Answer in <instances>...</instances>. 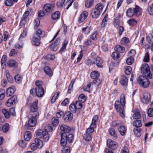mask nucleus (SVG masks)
I'll list each match as a JSON object with an SVG mask.
<instances>
[{
  "instance_id": "nucleus-1",
  "label": "nucleus",
  "mask_w": 153,
  "mask_h": 153,
  "mask_svg": "<svg viewBox=\"0 0 153 153\" xmlns=\"http://www.w3.org/2000/svg\"><path fill=\"white\" fill-rule=\"evenodd\" d=\"M126 102V95L122 94L120 96V101L119 100H116L114 104L117 111L120 114V116L123 118L125 116L124 107Z\"/></svg>"
},
{
  "instance_id": "nucleus-2",
  "label": "nucleus",
  "mask_w": 153,
  "mask_h": 153,
  "mask_svg": "<svg viewBox=\"0 0 153 153\" xmlns=\"http://www.w3.org/2000/svg\"><path fill=\"white\" fill-rule=\"evenodd\" d=\"M142 13V9L137 5L134 8H128L126 12L127 16L129 17H132L134 15L138 16L140 15Z\"/></svg>"
},
{
  "instance_id": "nucleus-3",
  "label": "nucleus",
  "mask_w": 153,
  "mask_h": 153,
  "mask_svg": "<svg viewBox=\"0 0 153 153\" xmlns=\"http://www.w3.org/2000/svg\"><path fill=\"white\" fill-rule=\"evenodd\" d=\"M36 137L42 138L44 141L47 142L49 139V135L48 133L46 131H43L41 129H39L36 132Z\"/></svg>"
},
{
  "instance_id": "nucleus-4",
  "label": "nucleus",
  "mask_w": 153,
  "mask_h": 153,
  "mask_svg": "<svg viewBox=\"0 0 153 153\" xmlns=\"http://www.w3.org/2000/svg\"><path fill=\"white\" fill-rule=\"evenodd\" d=\"M137 81L140 86L143 88L148 87L150 84L149 79L143 76H139L137 79Z\"/></svg>"
},
{
  "instance_id": "nucleus-5",
  "label": "nucleus",
  "mask_w": 153,
  "mask_h": 153,
  "mask_svg": "<svg viewBox=\"0 0 153 153\" xmlns=\"http://www.w3.org/2000/svg\"><path fill=\"white\" fill-rule=\"evenodd\" d=\"M38 100H35L34 102L32 103L30 107V113L28 114H32L33 116H39V113L38 111Z\"/></svg>"
},
{
  "instance_id": "nucleus-6",
  "label": "nucleus",
  "mask_w": 153,
  "mask_h": 153,
  "mask_svg": "<svg viewBox=\"0 0 153 153\" xmlns=\"http://www.w3.org/2000/svg\"><path fill=\"white\" fill-rule=\"evenodd\" d=\"M141 72L147 77L151 79L152 77V74L151 73L148 65L146 63L143 64L141 67Z\"/></svg>"
},
{
  "instance_id": "nucleus-7",
  "label": "nucleus",
  "mask_w": 153,
  "mask_h": 153,
  "mask_svg": "<svg viewBox=\"0 0 153 153\" xmlns=\"http://www.w3.org/2000/svg\"><path fill=\"white\" fill-rule=\"evenodd\" d=\"M38 116H33V115L28 114L27 117L29 119L28 120V125L30 127L34 126L37 122L36 117Z\"/></svg>"
},
{
  "instance_id": "nucleus-8",
  "label": "nucleus",
  "mask_w": 153,
  "mask_h": 153,
  "mask_svg": "<svg viewBox=\"0 0 153 153\" xmlns=\"http://www.w3.org/2000/svg\"><path fill=\"white\" fill-rule=\"evenodd\" d=\"M100 82V80L98 79L94 80L93 82L90 83L87 85L84 88V90L86 91H90V88L93 89L94 87H96V85H99Z\"/></svg>"
},
{
  "instance_id": "nucleus-9",
  "label": "nucleus",
  "mask_w": 153,
  "mask_h": 153,
  "mask_svg": "<svg viewBox=\"0 0 153 153\" xmlns=\"http://www.w3.org/2000/svg\"><path fill=\"white\" fill-rule=\"evenodd\" d=\"M107 144L108 148L112 150L116 149L118 146L117 143L110 139L107 140Z\"/></svg>"
},
{
  "instance_id": "nucleus-10",
  "label": "nucleus",
  "mask_w": 153,
  "mask_h": 153,
  "mask_svg": "<svg viewBox=\"0 0 153 153\" xmlns=\"http://www.w3.org/2000/svg\"><path fill=\"white\" fill-rule=\"evenodd\" d=\"M53 4H46L44 6L43 10L45 13L48 14L52 12L54 7Z\"/></svg>"
},
{
  "instance_id": "nucleus-11",
  "label": "nucleus",
  "mask_w": 153,
  "mask_h": 153,
  "mask_svg": "<svg viewBox=\"0 0 153 153\" xmlns=\"http://www.w3.org/2000/svg\"><path fill=\"white\" fill-rule=\"evenodd\" d=\"M17 97L16 95H14L9 98L6 103V105L7 107H10L14 105L17 102Z\"/></svg>"
},
{
  "instance_id": "nucleus-12",
  "label": "nucleus",
  "mask_w": 153,
  "mask_h": 153,
  "mask_svg": "<svg viewBox=\"0 0 153 153\" xmlns=\"http://www.w3.org/2000/svg\"><path fill=\"white\" fill-rule=\"evenodd\" d=\"M151 100V96L150 94L147 92L143 93L142 101L144 103H148Z\"/></svg>"
},
{
  "instance_id": "nucleus-13",
  "label": "nucleus",
  "mask_w": 153,
  "mask_h": 153,
  "mask_svg": "<svg viewBox=\"0 0 153 153\" xmlns=\"http://www.w3.org/2000/svg\"><path fill=\"white\" fill-rule=\"evenodd\" d=\"M88 15V13L86 11H84L82 12L79 17L78 22L79 23L82 22L87 18Z\"/></svg>"
},
{
  "instance_id": "nucleus-14",
  "label": "nucleus",
  "mask_w": 153,
  "mask_h": 153,
  "mask_svg": "<svg viewBox=\"0 0 153 153\" xmlns=\"http://www.w3.org/2000/svg\"><path fill=\"white\" fill-rule=\"evenodd\" d=\"M35 92L36 95L39 97H42L44 93L43 88H35Z\"/></svg>"
},
{
  "instance_id": "nucleus-15",
  "label": "nucleus",
  "mask_w": 153,
  "mask_h": 153,
  "mask_svg": "<svg viewBox=\"0 0 153 153\" xmlns=\"http://www.w3.org/2000/svg\"><path fill=\"white\" fill-rule=\"evenodd\" d=\"M73 117V114L70 111L66 112L64 116V120L66 122H69L71 121Z\"/></svg>"
},
{
  "instance_id": "nucleus-16",
  "label": "nucleus",
  "mask_w": 153,
  "mask_h": 153,
  "mask_svg": "<svg viewBox=\"0 0 153 153\" xmlns=\"http://www.w3.org/2000/svg\"><path fill=\"white\" fill-rule=\"evenodd\" d=\"M60 129L64 133L63 134L68 133L71 130V129L70 127L65 125H61L60 127Z\"/></svg>"
},
{
  "instance_id": "nucleus-17",
  "label": "nucleus",
  "mask_w": 153,
  "mask_h": 153,
  "mask_svg": "<svg viewBox=\"0 0 153 153\" xmlns=\"http://www.w3.org/2000/svg\"><path fill=\"white\" fill-rule=\"evenodd\" d=\"M15 91V88L12 86L7 89L6 91V95L7 97H10L13 94Z\"/></svg>"
},
{
  "instance_id": "nucleus-18",
  "label": "nucleus",
  "mask_w": 153,
  "mask_h": 153,
  "mask_svg": "<svg viewBox=\"0 0 153 153\" xmlns=\"http://www.w3.org/2000/svg\"><path fill=\"white\" fill-rule=\"evenodd\" d=\"M61 136L60 144L62 146H64L66 145L67 143V140L66 139V134H62Z\"/></svg>"
},
{
  "instance_id": "nucleus-19",
  "label": "nucleus",
  "mask_w": 153,
  "mask_h": 153,
  "mask_svg": "<svg viewBox=\"0 0 153 153\" xmlns=\"http://www.w3.org/2000/svg\"><path fill=\"white\" fill-rule=\"evenodd\" d=\"M40 43V38L34 36L32 39V44L33 45L39 46Z\"/></svg>"
},
{
  "instance_id": "nucleus-20",
  "label": "nucleus",
  "mask_w": 153,
  "mask_h": 153,
  "mask_svg": "<svg viewBox=\"0 0 153 153\" xmlns=\"http://www.w3.org/2000/svg\"><path fill=\"white\" fill-rule=\"evenodd\" d=\"M100 13V12L94 8L91 11V15L92 18L96 19L98 17Z\"/></svg>"
},
{
  "instance_id": "nucleus-21",
  "label": "nucleus",
  "mask_w": 153,
  "mask_h": 153,
  "mask_svg": "<svg viewBox=\"0 0 153 153\" xmlns=\"http://www.w3.org/2000/svg\"><path fill=\"white\" fill-rule=\"evenodd\" d=\"M44 71L45 74L48 76H53V73L51 68L48 66H45L44 68Z\"/></svg>"
},
{
  "instance_id": "nucleus-22",
  "label": "nucleus",
  "mask_w": 153,
  "mask_h": 153,
  "mask_svg": "<svg viewBox=\"0 0 153 153\" xmlns=\"http://www.w3.org/2000/svg\"><path fill=\"white\" fill-rule=\"evenodd\" d=\"M128 79L126 77L125 75H123L121 78L120 83L123 86H125L127 85Z\"/></svg>"
},
{
  "instance_id": "nucleus-23",
  "label": "nucleus",
  "mask_w": 153,
  "mask_h": 153,
  "mask_svg": "<svg viewBox=\"0 0 153 153\" xmlns=\"http://www.w3.org/2000/svg\"><path fill=\"white\" fill-rule=\"evenodd\" d=\"M34 143L38 146V148L41 149L43 146L42 141L38 138H36L34 140Z\"/></svg>"
},
{
  "instance_id": "nucleus-24",
  "label": "nucleus",
  "mask_w": 153,
  "mask_h": 153,
  "mask_svg": "<svg viewBox=\"0 0 153 153\" xmlns=\"http://www.w3.org/2000/svg\"><path fill=\"white\" fill-rule=\"evenodd\" d=\"M96 64L99 68H102L103 67L102 60L100 57H97L96 58Z\"/></svg>"
},
{
  "instance_id": "nucleus-25",
  "label": "nucleus",
  "mask_w": 153,
  "mask_h": 153,
  "mask_svg": "<svg viewBox=\"0 0 153 153\" xmlns=\"http://www.w3.org/2000/svg\"><path fill=\"white\" fill-rule=\"evenodd\" d=\"M60 14L59 11H56L53 13L51 15V18L53 19H58L60 17Z\"/></svg>"
},
{
  "instance_id": "nucleus-26",
  "label": "nucleus",
  "mask_w": 153,
  "mask_h": 153,
  "mask_svg": "<svg viewBox=\"0 0 153 153\" xmlns=\"http://www.w3.org/2000/svg\"><path fill=\"white\" fill-rule=\"evenodd\" d=\"M94 0H86L85 6L86 7L90 8L93 6Z\"/></svg>"
},
{
  "instance_id": "nucleus-27",
  "label": "nucleus",
  "mask_w": 153,
  "mask_h": 153,
  "mask_svg": "<svg viewBox=\"0 0 153 153\" xmlns=\"http://www.w3.org/2000/svg\"><path fill=\"white\" fill-rule=\"evenodd\" d=\"M5 73L6 77L8 82L10 83H12L13 82V78L10 75L9 71L6 70L5 71Z\"/></svg>"
},
{
  "instance_id": "nucleus-28",
  "label": "nucleus",
  "mask_w": 153,
  "mask_h": 153,
  "mask_svg": "<svg viewBox=\"0 0 153 153\" xmlns=\"http://www.w3.org/2000/svg\"><path fill=\"white\" fill-rule=\"evenodd\" d=\"M59 123V120L56 117H53L51 119V123L54 127L57 126Z\"/></svg>"
},
{
  "instance_id": "nucleus-29",
  "label": "nucleus",
  "mask_w": 153,
  "mask_h": 153,
  "mask_svg": "<svg viewBox=\"0 0 153 153\" xmlns=\"http://www.w3.org/2000/svg\"><path fill=\"white\" fill-rule=\"evenodd\" d=\"M18 0H5L4 3L7 6H12L14 3L16 2Z\"/></svg>"
},
{
  "instance_id": "nucleus-30",
  "label": "nucleus",
  "mask_w": 153,
  "mask_h": 153,
  "mask_svg": "<svg viewBox=\"0 0 153 153\" xmlns=\"http://www.w3.org/2000/svg\"><path fill=\"white\" fill-rule=\"evenodd\" d=\"M119 132L122 136H124L125 134L126 129L125 127L123 126H120L118 128Z\"/></svg>"
},
{
  "instance_id": "nucleus-31",
  "label": "nucleus",
  "mask_w": 153,
  "mask_h": 153,
  "mask_svg": "<svg viewBox=\"0 0 153 153\" xmlns=\"http://www.w3.org/2000/svg\"><path fill=\"white\" fill-rule=\"evenodd\" d=\"M132 125L133 126L137 128L141 127L142 125V122L140 120H136L134 121L132 123Z\"/></svg>"
},
{
  "instance_id": "nucleus-32",
  "label": "nucleus",
  "mask_w": 153,
  "mask_h": 153,
  "mask_svg": "<svg viewBox=\"0 0 153 153\" xmlns=\"http://www.w3.org/2000/svg\"><path fill=\"white\" fill-rule=\"evenodd\" d=\"M109 134L114 139H117V135L114 128H112L110 129Z\"/></svg>"
},
{
  "instance_id": "nucleus-33",
  "label": "nucleus",
  "mask_w": 153,
  "mask_h": 153,
  "mask_svg": "<svg viewBox=\"0 0 153 153\" xmlns=\"http://www.w3.org/2000/svg\"><path fill=\"white\" fill-rule=\"evenodd\" d=\"M36 35L39 37H43L45 35V32L41 29H39L37 30L36 32Z\"/></svg>"
},
{
  "instance_id": "nucleus-34",
  "label": "nucleus",
  "mask_w": 153,
  "mask_h": 153,
  "mask_svg": "<svg viewBox=\"0 0 153 153\" xmlns=\"http://www.w3.org/2000/svg\"><path fill=\"white\" fill-rule=\"evenodd\" d=\"M68 44V42L66 40H65L62 44V47L59 51V52L63 53L65 52L66 50V47Z\"/></svg>"
},
{
  "instance_id": "nucleus-35",
  "label": "nucleus",
  "mask_w": 153,
  "mask_h": 153,
  "mask_svg": "<svg viewBox=\"0 0 153 153\" xmlns=\"http://www.w3.org/2000/svg\"><path fill=\"white\" fill-rule=\"evenodd\" d=\"M103 7V5L102 3H99L95 6V8L101 13L102 11Z\"/></svg>"
},
{
  "instance_id": "nucleus-36",
  "label": "nucleus",
  "mask_w": 153,
  "mask_h": 153,
  "mask_svg": "<svg viewBox=\"0 0 153 153\" xmlns=\"http://www.w3.org/2000/svg\"><path fill=\"white\" fill-rule=\"evenodd\" d=\"M31 137V132L30 131H27L25 133L24 139L26 141H28L30 140Z\"/></svg>"
},
{
  "instance_id": "nucleus-37",
  "label": "nucleus",
  "mask_w": 153,
  "mask_h": 153,
  "mask_svg": "<svg viewBox=\"0 0 153 153\" xmlns=\"http://www.w3.org/2000/svg\"><path fill=\"white\" fill-rule=\"evenodd\" d=\"M90 76L92 79H95L99 76V74L97 71H94L91 72Z\"/></svg>"
},
{
  "instance_id": "nucleus-38",
  "label": "nucleus",
  "mask_w": 153,
  "mask_h": 153,
  "mask_svg": "<svg viewBox=\"0 0 153 153\" xmlns=\"http://www.w3.org/2000/svg\"><path fill=\"white\" fill-rule=\"evenodd\" d=\"M125 48L124 47H122L119 45H118L114 48V50L119 53H122L125 50Z\"/></svg>"
},
{
  "instance_id": "nucleus-39",
  "label": "nucleus",
  "mask_w": 153,
  "mask_h": 153,
  "mask_svg": "<svg viewBox=\"0 0 153 153\" xmlns=\"http://www.w3.org/2000/svg\"><path fill=\"white\" fill-rule=\"evenodd\" d=\"M108 20V15H105L103 19L101 26L102 27H105L107 25V21Z\"/></svg>"
},
{
  "instance_id": "nucleus-40",
  "label": "nucleus",
  "mask_w": 153,
  "mask_h": 153,
  "mask_svg": "<svg viewBox=\"0 0 153 153\" xmlns=\"http://www.w3.org/2000/svg\"><path fill=\"white\" fill-rule=\"evenodd\" d=\"M23 43L22 41L20 40L15 44V47L16 49H20L23 47Z\"/></svg>"
},
{
  "instance_id": "nucleus-41",
  "label": "nucleus",
  "mask_w": 153,
  "mask_h": 153,
  "mask_svg": "<svg viewBox=\"0 0 153 153\" xmlns=\"http://www.w3.org/2000/svg\"><path fill=\"white\" fill-rule=\"evenodd\" d=\"M66 139L69 143L72 142L74 139V135L71 134H66Z\"/></svg>"
},
{
  "instance_id": "nucleus-42",
  "label": "nucleus",
  "mask_w": 153,
  "mask_h": 153,
  "mask_svg": "<svg viewBox=\"0 0 153 153\" xmlns=\"http://www.w3.org/2000/svg\"><path fill=\"white\" fill-rule=\"evenodd\" d=\"M8 65L10 67H14L16 66V61L13 59H11L7 63Z\"/></svg>"
},
{
  "instance_id": "nucleus-43",
  "label": "nucleus",
  "mask_w": 153,
  "mask_h": 153,
  "mask_svg": "<svg viewBox=\"0 0 153 153\" xmlns=\"http://www.w3.org/2000/svg\"><path fill=\"white\" fill-rule=\"evenodd\" d=\"M69 108L71 112L73 113L76 112L77 108L74 103H72L70 105Z\"/></svg>"
},
{
  "instance_id": "nucleus-44",
  "label": "nucleus",
  "mask_w": 153,
  "mask_h": 153,
  "mask_svg": "<svg viewBox=\"0 0 153 153\" xmlns=\"http://www.w3.org/2000/svg\"><path fill=\"white\" fill-rule=\"evenodd\" d=\"M78 100L79 101L82 103L84 102L86 100V97L83 94H81L79 95L78 97Z\"/></svg>"
},
{
  "instance_id": "nucleus-45",
  "label": "nucleus",
  "mask_w": 153,
  "mask_h": 153,
  "mask_svg": "<svg viewBox=\"0 0 153 153\" xmlns=\"http://www.w3.org/2000/svg\"><path fill=\"white\" fill-rule=\"evenodd\" d=\"M121 44L123 45H125L129 42V40L128 38L126 37H123L120 41Z\"/></svg>"
},
{
  "instance_id": "nucleus-46",
  "label": "nucleus",
  "mask_w": 153,
  "mask_h": 153,
  "mask_svg": "<svg viewBox=\"0 0 153 153\" xmlns=\"http://www.w3.org/2000/svg\"><path fill=\"white\" fill-rule=\"evenodd\" d=\"M91 30V28L89 27H83L82 29V32L87 34H88L90 33Z\"/></svg>"
},
{
  "instance_id": "nucleus-47",
  "label": "nucleus",
  "mask_w": 153,
  "mask_h": 153,
  "mask_svg": "<svg viewBox=\"0 0 153 153\" xmlns=\"http://www.w3.org/2000/svg\"><path fill=\"white\" fill-rule=\"evenodd\" d=\"M120 55L117 51L114 52L111 55L112 58L114 60H117L120 57Z\"/></svg>"
},
{
  "instance_id": "nucleus-48",
  "label": "nucleus",
  "mask_w": 153,
  "mask_h": 153,
  "mask_svg": "<svg viewBox=\"0 0 153 153\" xmlns=\"http://www.w3.org/2000/svg\"><path fill=\"white\" fill-rule=\"evenodd\" d=\"M127 23L130 25H135L137 23V21L134 19H131L128 20Z\"/></svg>"
},
{
  "instance_id": "nucleus-49",
  "label": "nucleus",
  "mask_w": 153,
  "mask_h": 153,
  "mask_svg": "<svg viewBox=\"0 0 153 153\" xmlns=\"http://www.w3.org/2000/svg\"><path fill=\"white\" fill-rule=\"evenodd\" d=\"M43 85V82L41 81L36 80L35 82V85L36 87L35 88H43L42 85Z\"/></svg>"
},
{
  "instance_id": "nucleus-50",
  "label": "nucleus",
  "mask_w": 153,
  "mask_h": 153,
  "mask_svg": "<svg viewBox=\"0 0 153 153\" xmlns=\"http://www.w3.org/2000/svg\"><path fill=\"white\" fill-rule=\"evenodd\" d=\"M59 94V92H57L54 95L51 100V102L52 103H53L55 102L56 99L58 98Z\"/></svg>"
},
{
  "instance_id": "nucleus-51",
  "label": "nucleus",
  "mask_w": 153,
  "mask_h": 153,
  "mask_svg": "<svg viewBox=\"0 0 153 153\" xmlns=\"http://www.w3.org/2000/svg\"><path fill=\"white\" fill-rule=\"evenodd\" d=\"M75 82V79H73L72 80L70 83L68 89V92L70 93L72 90L74 84Z\"/></svg>"
},
{
  "instance_id": "nucleus-52",
  "label": "nucleus",
  "mask_w": 153,
  "mask_h": 153,
  "mask_svg": "<svg viewBox=\"0 0 153 153\" xmlns=\"http://www.w3.org/2000/svg\"><path fill=\"white\" fill-rule=\"evenodd\" d=\"M119 65V62L118 61H115L111 62L110 64L109 65V70L111 71L113 69V68L111 67V65H114V67H116Z\"/></svg>"
},
{
  "instance_id": "nucleus-53",
  "label": "nucleus",
  "mask_w": 153,
  "mask_h": 153,
  "mask_svg": "<svg viewBox=\"0 0 153 153\" xmlns=\"http://www.w3.org/2000/svg\"><path fill=\"white\" fill-rule=\"evenodd\" d=\"M15 81L17 83H19L22 82V78L19 74H17L15 76Z\"/></svg>"
},
{
  "instance_id": "nucleus-54",
  "label": "nucleus",
  "mask_w": 153,
  "mask_h": 153,
  "mask_svg": "<svg viewBox=\"0 0 153 153\" xmlns=\"http://www.w3.org/2000/svg\"><path fill=\"white\" fill-rule=\"evenodd\" d=\"M82 103L79 101H76L75 105L76 106V108L77 109H79L83 107Z\"/></svg>"
},
{
  "instance_id": "nucleus-55",
  "label": "nucleus",
  "mask_w": 153,
  "mask_h": 153,
  "mask_svg": "<svg viewBox=\"0 0 153 153\" xmlns=\"http://www.w3.org/2000/svg\"><path fill=\"white\" fill-rule=\"evenodd\" d=\"M71 150L69 146H66L64 147L62 149V153H70Z\"/></svg>"
},
{
  "instance_id": "nucleus-56",
  "label": "nucleus",
  "mask_w": 153,
  "mask_h": 153,
  "mask_svg": "<svg viewBox=\"0 0 153 153\" xmlns=\"http://www.w3.org/2000/svg\"><path fill=\"white\" fill-rule=\"evenodd\" d=\"M9 128V124L8 123H5L3 125L2 127L3 131L4 133L7 132L8 131Z\"/></svg>"
},
{
  "instance_id": "nucleus-57",
  "label": "nucleus",
  "mask_w": 153,
  "mask_h": 153,
  "mask_svg": "<svg viewBox=\"0 0 153 153\" xmlns=\"http://www.w3.org/2000/svg\"><path fill=\"white\" fill-rule=\"evenodd\" d=\"M2 113L4 114L6 118H8L10 117V114L8 111L6 109H3L2 110Z\"/></svg>"
},
{
  "instance_id": "nucleus-58",
  "label": "nucleus",
  "mask_w": 153,
  "mask_h": 153,
  "mask_svg": "<svg viewBox=\"0 0 153 153\" xmlns=\"http://www.w3.org/2000/svg\"><path fill=\"white\" fill-rule=\"evenodd\" d=\"M83 138L86 141H89L91 139V134L86 133L84 134Z\"/></svg>"
},
{
  "instance_id": "nucleus-59",
  "label": "nucleus",
  "mask_w": 153,
  "mask_h": 153,
  "mask_svg": "<svg viewBox=\"0 0 153 153\" xmlns=\"http://www.w3.org/2000/svg\"><path fill=\"white\" fill-rule=\"evenodd\" d=\"M45 59L47 60H51L55 58V56L54 54H49L45 57Z\"/></svg>"
},
{
  "instance_id": "nucleus-60",
  "label": "nucleus",
  "mask_w": 153,
  "mask_h": 153,
  "mask_svg": "<svg viewBox=\"0 0 153 153\" xmlns=\"http://www.w3.org/2000/svg\"><path fill=\"white\" fill-rule=\"evenodd\" d=\"M132 68L129 66H128L126 67L125 68V73L127 75L130 74L131 72Z\"/></svg>"
},
{
  "instance_id": "nucleus-61",
  "label": "nucleus",
  "mask_w": 153,
  "mask_h": 153,
  "mask_svg": "<svg viewBox=\"0 0 153 153\" xmlns=\"http://www.w3.org/2000/svg\"><path fill=\"white\" fill-rule=\"evenodd\" d=\"M134 134L137 137L140 136V132L141 129L140 128H134L133 130Z\"/></svg>"
},
{
  "instance_id": "nucleus-62",
  "label": "nucleus",
  "mask_w": 153,
  "mask_h": 153,
  "mask_svg": "<svg viewBox=\"0 0 153 153\" xmlns=\"http://www.w3.org/2000/svg\"><path fill=\"white\" fill-rule=\"evenodd\" d=\"M133 118L134 119H140L141 117V115L139 112H136L133 114Z\"/></svg>"
},
{
  "instance_id": "nucleus-63",
  "label": "nucleus",
  "mask_w": 153,
  "mask_h": 153,
  "mask_svg": "<svg viewBox=\"0 0 153 153\" xmlns=\"http://www.w3.org/2000/svg\"><path fill=\"white\" fill-rule=\"evenodd\" d=\"M97 31L96 30L94 31L90 36V38L94 40H96L97 39Z\"/></svg>"
},
{
  "instance_id": "nucleus-64",
  "label": "nucleus",
  "mask_w": 153,
  "mask_h": 153,
  "mask_svg": "<svg viewBox=\"0 0 153 153\" xmlns=\"http://www.w3.org/2000/svg\"><path fill=\"white\" fill-rule=\"evenodd\" d=\"M148 11L150 15H153V3L148 7Z\"/></svg>"
}]
</instances>
